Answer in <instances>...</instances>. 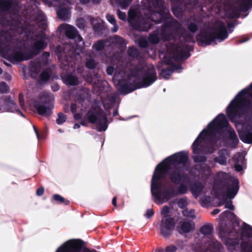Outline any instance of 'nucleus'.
Returning a JSON list of instances; mask_svg holds the SVG:
<instances>
[{"label": "nucleus", "instance_id": "43", "mask_svg": "<svg viewBox=\"0 0 252 252\" xmlns=\"http://www.w3.org/2000/svg\"><path fill=\"white\" fill-rule=\"evenodd\" d=\"M97 63L93 59H90L86 61V66L90 69H94L96 67Z\"/></svg>", "mask_w": 252, "mask_h": 252}, {"label": "nucleus", "instance_id": "45", "mask_svg": "<svg viewBox=\"0 0 252 252\" xmlns=\"http://www.w3.org/2000/svg\"><path fill=\"white\" fill-rule=\"evenodd\" d=\"M194 162H205L207 160V158L203 155H196L192 157Z\"/></svg>", "mask_w": 252, "mask_h": 252}, {"label": "nucleus", "instance_id": "18", "mask_svg": "<svg viewBox=\"0 0 252 252\" xmlns=\"http://www.w3.org/2000/svg\"><path fill=\"white\" fill-rule=\"evenodd\" d=\"M190 48L191 46L187 44L183 46H178L174 53L173 57L174 59L176 61H184L187 60L190 56L189 53Z\"/></svg>", "mask_w": 252, "mask_h": 252}, {"label": "nucleus", "instance_id": "5", "mask_svg": "<svg viewBox=\"0 0 252 252\" xmlns=\"http://www.w3.org/2000/svg\"><path fill=\"white\" fill-rule=\"evenodd\" d=\"M88 122L92 124L98 123L99 131H104L108 127V118L101 107L99 101L94 100L90 110L86 114Z\"/></svg>", "mask_w": 252, "mask_h": 252}, {"label": "nucleus", "instance_id": "59", "mask_svg": "<svg viewBox=\"0 0 252 252\" xmlns=\"http://www.w3.org/2000/svg\"><path fill=\"white\" fill-rule=\"evenodd\" d=\"M177 250V247L173 245H171L170 246H167L165 248V252H176Z\"/></svg>", "mask_w": 252, "mask_h": 252}, {"label": "nucleus", "instance_id": "63", "mask_svg": "<svg viewBox=\"0 0 252 252\" xmlns=\"http://www.w3.org/2000/svg\"><path fill=\"white\" fill-rule=\"evenodd\" d=\"M85 95L83 94H78L77 95V100L79 103H82L85 101Z\"/></svg>", "mask_w": 252, "mask_h": 252}, {"label": "nucleus", "instance_id": "46", "mask_svg": "<svg viewBox=\"0 0 252 252\" xmlns=\"http://www.w3.org/2000/svg\"><path fill=\"white\" fill-rule=\"evenodd\" d=\"M177 204L180 208L184 209L188 205L187 199L186 198H180L178 199Z\"/></svg>", "mask_w": 252, "mask_h": 252}, {"label": "nucleus", "instance_id": "44", "mask_svg": "<svg viewBox=\"0 0 252 252\" xmlns=\"http://www.w3.org/2000/svg\"><path fill=\"white\" fill-rule=\"evenodd\" d=\"M172 11L174 16L177 18H179L182 16L183 11L182 8L179 6H174L172 8Z\"/></svg>", "mask_w": 252, "mask_h": 252}, {"label": "nucleus", "instance_id": "49", "mask_svg": "<svg viewBox=\"0 0 252 252\" xmlns=\"http://www.w3.org/2000/svg\"><path fill=\"white\" fill-rule=\"evenodd\" d=\"M40 71V67L38 66H32L31 68V76L32 78H35L39 74Z\"/></svg>", "mask_w": 252, "mask_h": 252}, {"label": "nucleus", "instance_id": "30", "mask_svg": "<svg viewBox=\"0 0 252 252\" xmlns=\"http://www.w3.org/2000/svg\"><path fill=\"white\" fill-rule=\"evenodd\" d=\"M94 18H91L90 22L94 32L98 35H101L103 33V31L105 30L104 26L102 23L99 22L94 24Z\"/></svg>", "mask_w": 252, "mask_h": 252}, {"label": "nucleus", "instance_id": "62", "mask_svg": "<svg viewBox=\"0 0 252 252\" xmlns=\"http://www.w3.org/2000/svg\"><path fill=\"white\" fill-rule=\"evenodd\" d=\"M154 215V211L153 209H148L146 211V213L145 215V216L148 218H151Z\"/></svg>", "mask_w": 252, "mask_h": 252}, {"label": "nucleus", "instance_id": "7", "mask_svg": "<svg viewBox=\"0 0 252 252\" xmlns=\"http://www.w3.org/2000/svg\"><path fill=\"white\" fill-rule=\"evenodd\" d=\"M54 95L50 93L44 92L38 96V100L34 102L33 107L37 114L41 116L50 117L54 108Z\"/></svg>", "mask_w": 252, "mask_h": 252}, {"label": "nucleus", "instance_id": "60", "mask_svg": "<svg viewBox=\"0 0 252 252\" xmlns=\"http://www.w3.org/2000/svg\"><path fill=\"white\" fill-rule=\"evenodd\" d=\"M106 19L112 24H114L116 22V20L113 15L107 14L106 15Z\"/></svg>", "mask_w": 252, "mask_h": 252}, {"label": "nucleus", "instance_id": "57", "mask_svg": "<svg viewBox=\"0 0 252 252\" xmlns=\"http://www.w3.org/2000/svg\"><path fill=\"white\" fill-rule=\"evenodd\" d=\"M138 45L141 48H146L148 46V42L146 39L141 38L138 41Z\"/></svg>", "mask_w": 252, "mask_h": 252}, {"label": "nucleus", "instance_id": "3", "mask_svg": "<svg viewBox=\"0 0 252 252\" xmlns=\"http://www.w3.org/2000/svg\"><path fill=\"white\" fill-rule=\"evenodd\" d=\"M228 36L225 24L222 22H217L211 31L201 30L196 35V39L199 46L210 45L218 40L222 42Z\"/></svg>", "mask_w": 252, "mask_h": 252}, {"label": "nucleus", "instance_id": "35", "mask_svg": "<svg viewBox=\"0 0 252 252\" xmlns=\"http://www.w3.org/2000/svg\"><path fill=\"white\" fill-rule=\"evenodd\" d=\"M173 73V69H171L170 66H169L161 70L160 75L163 78L168 79Z\"/></svg>", "mask_w": 252, "mask_h": 252}, {"label": "nucleus", "instance_id": "52", "mask_svg": "<svg viewBox=\"0 0 252 252\" xmlns=\"http://www.w3.org/2000/svg\"><path fill=\"white\" fill-rule=\"evenodd\" d=\"M113 39L114 42H115L116 44H118L120 45H123L125 44V39L123 37H121L119 35H115Z\"/></svg>", "mask_w": 252, "mask_h": 252}, {"label": "nucleus", "instance_id": "51", "mask_svg": "<svg viewBox=\"0 0 252 252\" xmlns=\"http://www.w3.org/2000/svg\"><path fill=\"white\" fill-rule=\"evenodd\" d=\"M184 40L187 42H195L193 35L190 33H187L184 35Z\"/></svg>", "mask_w": 252, "mask_h": 252}, {"label": "nucleus", "instance_id": "24", "mask_svg": "<svg viewBox=\"0 0 252 252\" xmlns=\"http://www.w3.org/2000/svg\"><path fill=\"white\" fill-rule=\"evenodd\" d=\"M21 22L18 18L11 17L10 19L5 17H3L0 20V24L3 27H18Z\"/></svg>", "mask_w": 252, "mask_h": 252}, {"label": "nucleus", "instance_id": "42", "mask_svg": "<svg viewBox=\"0 0 252 252\" xmlns=\"http://www.w3.org/2000/svg\"><path fill=\"white\" fill-rule=\"evenodd\" d=\"M67 119L66 116L62 112L58 114V118L56 120V123L58 125H61L63 124Z\"/></svg>", "mask_w": 252, "mask_h": 252}, {"label": "nucleus", "instance_id": "61", "mask_svg": "<svg viewBox=\"0 0 252 252\" xmlns=\"http://www.w3.org/2000/svg\"><path fill=\"white\" fill-rule=\"evenodd\" d=\"M171 69H173V71L174 72L175 70H178L182 69V66L181 64H175L173 63L170 65Z\"/></svg>", "mask_w": 252, "mask_h": 252}, {"label": "nucleus", "instance_id": "54", "mask_svg": "<svg viewBox=\"0 0 252 252\" xmlns=\"http://www.w3.org/2000/svg\"><path fill=\"white\" fill-rule=\"evenodd\" d=\"M132 1V0H123L120 2V5L122 8H126L128 6Z\"/></svg>", "mask_w": 252, "mask_h": 252}, {"label": "nucleus", "instance_id": "34", "mask_svg": "<svg viewBox=\"0 0 252 252\" xmlns=\"http://www.w3.org/2000/svg\"><path fill=\"white\" fill-rule=\"evenodd\" d=\"M180 229L183 233H187L191 231L193 228L189 221H184L181 222Z\"/></svg>", "mask_w": 252, "mask_h": 252}, {"label": "nucleus", "instance_id": "56", "mask_svg": "<svg viewBox=\"0 0 252 252\" xmlns=\"http://www.w3.org/2000/svg\"><path fill=\"white\" fill-rule=\"evenodd\" d=\"M242 229L243 232H246L249 231H252V226L245 222H243Z\"/></svg>", "mask_w": 252, "mask_h": 252}, {"label": "nucleus", "instance_id": "9", "mask_svg": "<svg viewBox=\"0 0 252 252\" xmlns=\"http://www.w3.org/2000/svg\"><path fill=\"white\" fill-rule=\"evenodd\" d=\"M169 175L171 182L175 185H179L177 188L178 193L179 194L187 193L188 187L186 184L190 182L189 175L178 167H174Z\"/></svg>", "mask_w": 252, "mask_h": 252}, {"label": "nucleus", "instance_id": "38", "mask_svg": "<svg viewBox=\"0 0 252 252\" xmlns=\"http://www.w3.org/2000/svg\"><path fill=\"white\" fill-rule=\"evenodd\" d=\"M210 247L216 251H220L222 248V245L220 242L216 239H213L209 244Z\"/></svg>", "mask_w": 252, "mask_h": 252}, {"label": "nucleus", "instance_id": "8", "mask_svg": "<svg viewBox=\"0 0 252 252\" xmlns=\"http://www.w3.org/2000/svg\"><path fill=\"white\" fill-rule=\"evenodd\" d=\"M216 185L221 190H225L228 198L233 199L239 189V182L237 178H233L227 175L220 177L216 180Z\"/></svg>", "mask_w": 252, "mask_h": 252}, {"label": "nucleus", "instance_id": "13", "mask_svg": "<svg viewBox=\"0 0 252 252\" xmlns=\"http://www.w3.org/2000/svg\"><path fill=\"white\" fill-rule=\"evenodd\" d=\"M161 187L162 186H160L158 189H151L153 196L160 203H163L165 201H167L172 197L179 194L177 192V190L176 191L173 187H171L169 189H164L162 191H161Z\"/></svg>", "mask_w": 252, "mask_h": 252}, {"label": "nucleus", "instance_id": "12", "mask_svg": "<svg viewBox=\"0 0 252 252\" xmlns=\"http://www.w3.org/2000/svg\"><path fill=\"white\" fill-rule=\"evenodd\" d=\"M148 3L150 9L156 10L151 16L152 21L153 16H154V18H157L160 17H162L163 15H165V16H170L169 9L164 6V0H148Z\"/></svg>", "mask_w": 252, "mask_h": 252}, {"label": "nucleus", "instance_id": "41", "mask_svg": "<svg viewBox=\"0 0 252 252\" xmlns=\"http://www.w3.org/2000/svg\"><path fill=\"white\" fill-rule=\"evenodd\" d=\"M225 203V208H228L231 210H234L235 209L234 206L232 204V202L230 201H226V199L225 198L222 201L221 200L220 201L219 206L222 205Z\"/></svg>", "mask_w": 252, "mask_h": 252}, {"label": "nucleus", "instance_id": "6", "mask_svg": "<svg viewBox=\"0 0 252 252\" xmlns=\"http://www.w3.org/2000/svg\"><path fill=\"white\" fill-rule=\"evenodd\" d=\"M131 73L135 78L141 79L140 82L137 81L139 89L148 87L157 80V72L153 66L135 67Z\"/></svg>", "mask_w": 252, "mask_h": 252}, {"label": "nucleus", "instance_id": "19", "mask_svg": "<svg viewBox=\"0 0 252 252\" xmlns=\"http://www.w3.org/2000/svg\"><path fill=\"white\" fill-rule=\"evenodd\" d=\"M231 216L234 219L233 223H235L236 225H239V221L237 219L236 216L233 212H231L229 211L226 210L222 213L219 216L220 220L219 223V231L221 233H226L228 232V231L226 230L225 225L223 224V221L224 220L228 217V216Z\"/></svg>", "mask_w": 252, "mask_h": 252}, {"label": "nucleus", "instance_id": "4", "mask_svg": "<svg viewBox=\"0 0 252 252\" xmlns=\"http://www.w3.org/2000/svg\"><path fill=\"white\" fill-rule=\"evenodd\" d=\"M162 17H160L154 18L152 17V21L155 24L163 23L162 25L160 35L164 41H171L175 38L176 33L181 29V24L175 19L172 15L167 16L163 15Z\"/></svg>", "mask_w": 252, "mask_h": 252}, {"label": "nucleus", "instance_id": "29", "mask_svg": "<svg viewBox=\"0 0 252 252\" xmlns=\"http://www.w3.org/2000/svg\"><path fill=\"white\" fill-rule=\"evenodd\" d=\"M68 8L64 7V3H61L57 10V16L61 20L65 21L68 18Z\"/></svg>", "mask_w": 252, "mask_h": 252}, {"label": "nucleus", "instance_id": "17", "mask_svg": "<svg viewBox=\"0 0 252 252\" xmlns=\"http://www.w3.org/2000/svg\"><path fill=\"white\" fill-rule=\"evenodd\" d=\"M165 160L170 164L185 165L189 160V155L184 152H180L170 156Z\"/></svg>", "mask_w": 252, "mask_h": 252}, {"label": "nucleus", "instance_id": "64", "mask_svg": "<svg viewBox=\"0 0 252 252\" xmlns=\"http://www.w3.org/2000/svg\"><path fill=\"white\" fill-rule=\"evenodd\" d=\"M114 71V67L113 66L109 65L106 68V73L109 75H111L113 74Z\"/></svg>", "mask_w": 252, "mask_h": 252}, {"label": "nucleus", "instance_id": "25", "mask_svg": "<svg viewBox=\"0 0 252 252\" xmlns=\"http://www.w3.org/2000/svg\"><path fill=\"white\" fill-rule=\"evenodd\" d=\"M139 89L136 80L131 83H124L121 85V91L124 94H127Z\"/></svg>", "mask_w": 252, "mask_h": 252}, {"label": "nucleus", "instance_id": "20", "mask_svg": "<svg viewBox=\"0 0 252 252\" xmlns=\"http://www.w3.org/2000/svg\"><path fill=\"white\" fill-rule=\"evenodd\" d=\"M8 58L9 61L17 62H20L23 61H28L32 59V57L30 56L28 51L25 52L15 51L9 55Z\"/></svg>", "mask_w": 252, "mask_h": 252}, {"label": "nucleus", "instance_id": "16", "mask_svg": "<svg viewBox=\"0 0 252 252\" xmlns=\"http://www.w3.org/2000/svg\"><path fill=\"white\" fill-rule=\"evenodd\" d=\"M239 6L232 5L230 7L231 16L233 18H239L241 12H246L252 8V0H236Z\"/></svg>", "mask_w": 252, "mask_h": 252}, {"label": "nucleus", "instance_id": "37", "mask_svg": "<svg viewBox=\"0 0 252 252\" xmlns=\"http://www.w3.org/2000/svg\"><path fill=\"white\" fill-rule=\"evenodd\" d=\"M240 247L242 252H252V244L249 242H242Z\"/></svg>", "mask_w": 252, "mask_h": 252}, {"label": "nucleus", "instance_id": "32", "mask_svg": "<svg viewBox=\"0 0 252 252\" xmlns=\"http://www.w3.org/2000/svg\"><path fill=\"white\" fill-rule=\"evenodd\" d=\"M52 200H54L58 203L64 204L65 205H68L70 203V201L69 200L66 199L58 194H54L52 196Z\"/></svg>", "mask_w": 252, "mask_h": 252}, {"label": "nucleus", "instance_id": "27", "mask_svg": "<svg viewBox=\"0 0 252 252\" xmlns=\"http://www.w3.org/2000/svg\"><path fill=\"white\" fill-rule=\"evenodd\" d=\"M199 25V21L195 18L189 19L186 24L188 30L191 33H195L198 30Z\"/></svg>", "mask_w": 252, "mask_h": 252}, {"label": "nucleus", "instance_id": "1", "mask_svg": "<svg viewBox=\"0 0 252 252\" xmlns=\"http://www.w3.org/2000/svg\"><path fill=\"white\" fill-rule=\"evenodd\" d=\"M208 129H204L199 133L192 145V152L198 155L203 152L202 145L201 143L204 138L208 139L210 143L214 145L220 139V135L224 133L225 128L229 127L227 130L228 138L230 140L229 146L235 148L238 143L239 139L233 128H232L223 113L219 114L211 122L208 124Z\"/></svg>", "mask_w": 252, "mask_h": 252}, {"label": "nucleus", "instance_id": "39", "mask_svg": "<svg viewBox=\"0 0 252 252\" xmlns=\"http://www.w3.org/2000/svg\"><path fill=\"white\" fill-rule=\"evenodd\" d=\"M128 55L132 58H137L139 55L138 49L134 46L129 47L127 50Z\"/></svg>", "mask_w": 252, "mask_h": 252}, {"label": "nucleus", "instance_id": "47", "mask_svg": "<svg viewBox=\"0 0 252 252\" xmlns=\"http://www.w3.org/2000/svg\"><path fill=\"white\" fill-rule=\"evenodd\" d=\"M233 158L235 162V164H243L245 159L244 157L239 153L238 155H235Z\"/></svg>", "mask_w": 252, "mask_h": 252}, {"label": "nucleus", "instance_id": "26", "mask_svg": "<svg viewBox=\"0 0 252 252\" xmlns=\"http://www.w3.org/2000/svg\"><path fill=\"white\" fill-rule=\"evenodd\" d=\"M204 188V186L202 183L196 181L192 185L190 190L193 196L197 198L201 193Z\"/></svg>", "mask_w": 252, "mask_h": 252}, {"label": "nucleus", "instance_id": "40", "mask_svg": "<svg viewBox=\"0 0 252 252\" xmlns=\"http://www.w3.org/2000/svg\"><path fill=\"white\" fill-rule=\"evenodd\" d=\"M105 42L103 40H99L93 45V47L97 51H102L105 47Z\"/></svg>", "mask_w": 252, "mask_h": 252}, {"label": "nucleus", "instance_id": "11", "mask_svg": "<svg viewBox=\"0 0 252 252\" xmlns=\"http://www.w3.org/2000/svg\"><path fill=\"white\" fill-rule=\"evenodd\" d=\"M169 169V165L163 162L159 163L156 166L151 181V190L153 189H158L160 186H162V183L158 181L165 178Z\"/></svg>", "mask_w": 252, "mask_h": 252}, {"label": "nucleus", "instance_id": "48", "mask_svg": "<svg viewBox=\"0 0 252 252\" xmlns=\"http://www.w3.org/2000/svg\"><path fill=\"white\" fill-rule=\"evenodd\" d=\"M50 75L49 72L46 70L42 71L40 75V80L42 82H46L48 81L50 79Z\"/></svg>", "mask_w": 252, "mask_h": 252}, {"label": "nucleus", "instance_id": "15", "mask_svg": "<svg viewBox=\"0 0 252 252\" xmlns=\"http://www.w3.org/2000/svg\"><path fill=\"white\" fill-rule=\"evenodd\" d=\"M39 36L40 39L36 41L31 46V48L28 51L32 59L37 56L42 50H44L47 46V43L44 40L46 39L47 35L45 32H41L37 37Z\"/></svg>", "mask_w": 252, "mask_h": 252}, {"label": "nucleus", "instance_id": "2", "mask_svg": "<svg viewBox=\"0 0 252 252\" xmlns=\"http://www.w3.org/2000/svg\"><path fill=\"white\" fill-rule=\"evenodd\" d=\"M251 91L252 92V82L248 88L239 92L228 105L226 113L230 119L236 118L239 110L241 114L252 118V100L246 97L251 96Z\"/></svg>", "mask_w": 252, "mask_h": 252}, {"label": "nucleus", "instance_id": "50", "mask_svg": "<svg viewBox=\"0 0 252 252\" xmlns=\"http://www.w3.org/2000/svg\"><path fill=\"white\" fill-rule=\"evenodd\" d=\"M9 87L5 82L0 83V92L1 93H6L8 92Z\"/></svg>", "mask_w": 252, "mask_h": 252}, {"label": "nucleus", "instance_id": "55", "mask_svg": "<svg viewBox=\"0 0 252 252\" xmlns=\"http://www.w3.org/2000/svg\"><path fill=\"white\" fill-rule=\"evenodd\" d=\"M169 212L170 208L168 206H164L161 211V215L163 216H170L168 215Z\"/></svg>", "mask_w": 252, "mask_h": 252}, {"label": "nucleus", "instance_id": "58", "mask_svg": "<svg viewBox=\"0 0 252 252\" xmlns=\"http://www.w3.org/2000/svg\"><path fill=\"white\" fill-rule=\"evenodd\" d=\"M77 25L80 29H84L85 26V21L84 19L80 18L77 21Z\"/></svg>", "mask_w": 252, "mask_h": 252}, {"label": "nucleus", "instance_id": "33", "mask_svg": "<svg viewBox=\"0 0 252 252\" xmlns=\"http://www.w3.org/2000/svg\"><path fill=\"white\" fill-rule=\"evenodd\" d=\"M213 231V226L211 224H208L203 225L201 228L200 231L204 235L207 236L211 235Z\"/></svg>", "mask_w": 252, "mask_h": 252}, {"label": "nucleus", "instance_id": "22", "mask_svg": "<svg viewBox=\"0 0 252 252\" xmlns=\"http://www.w3.org/2000/svg\"><path fill=\"white\" fill-rule=\"evenodd\" d=\"M4 103L7 111L13 112L16 111L22 116H24L23 113L19 110L18 107L15 101L11 98L10 96H6L4 99Z\"/></svg>", "mask_w": 252, "mask_h": 252}, {"label": "nucleus", "instance_id": "31", "mask_svg": "<svg viewBox=\"0 0 252 252\" xmlns=\"http://www.w3.org/2000/svg\"><path fill=\"white\" fill-rule=\"evenodd\" d=\"M148 40L150 42L153 44H157L159 42V33L158 31H154L150 34Z\"/></svg>", "mask_w": 252, "mask_h": 252}, {"label": "nucleus", "instance_id": "36", "mask_svg": "<svg viewBox=\"0 0 252 252\" xmlns=\"http://www.w3.org/2000/svg\"><path fill=\"white\" fill-rule=\"evenodd\" d=\"M216 162L219 163L220 165H225L227 162V158L223 152H219V156L214 158Z\"/></svg>", "mask_w": 252, "mask_h": 252}, {"label": "nucleus", "instance_id": "23", "mask_svg": "<svg viewBox=\"0 0 252 252\" xmlns=\"http://www.w3.org/2000/svg\"><path fill=\"white\" fill-rule=\"evenodd\" d=\"M62 26L67 37L70 39H74L78 37L79 39H82V37L79 35L78 32L75 27L69 25H61V27Z\"/></svg>", "mask_w": 252, "mask_h": 252}, {"label": "nucleus", "instance_id": "14", "mask_svg": "<svg viewBox=\"0 0 252 252\" xmlns=\"http://www.w3.org/2000/svg\"><path fill=\"white\" fill-rule=\"evenodd\" d=\"M175 220L171 216H163L159 224L160 234L164 238H169L175 227Z\"/></svg>", "mask_w": 252, "mask_h": 252}, {"label": "nucleus", "instance_id": "21", "mask_svg": "<svg viewBox=\"0 0 252 252\" xmlns=\"http://www.w3.org/2000/svg\"><path fill=\"white\" fill-rule=\"evenodd\" d=\"M239 137L244 143L252 144V126H246L239 133Z\"/></svg>", "mask_w": 252, "mask_h": 252}, {"label": "nucleus", "instance_id": "53", "mask_svg": "<svg viewBox=\"0 0 252 252\" xmlns=\"http://www.w3.org/2000/svg\"><path fill=\"white\" fill-rule=\"evenodd\" d=\"M117 14L120 19L124 21L126 20V16L125 12L121 11L120 9H118L117 10Z\"/></svg>", "mask_w": 252, "mask_h": 252}, {"label": "nucleus", "instance_id": "10", "mask_svg": "<svg viewBox=\"0 0 252 252\" xmlns=\"http://www.w3.org/2000/svg\"><path fill=\"white\" fill-rule=\"evenodd\" d=\"M127 22L131 28L139 32H147L152 28V24L135 9H129L127 13Z\"/></svg>", "mask_w": 252, "mask_h": 252}, {"label": "nucleus", "instance_id": "28", "mask_svg": "<svg viewBox=\"0 0 252 252\" xmlns=\"http://www.w3.org/2000/svg\"><path fill=\"white\" fill-rule=\"evenodd\" d=\"M64 83L70 86H76L79 83L78 77L71 74H66L63 77Z\"/></svg>", "mask_w": 252, "mask_h": 252}]
</instances>
